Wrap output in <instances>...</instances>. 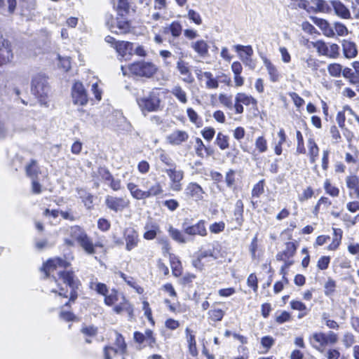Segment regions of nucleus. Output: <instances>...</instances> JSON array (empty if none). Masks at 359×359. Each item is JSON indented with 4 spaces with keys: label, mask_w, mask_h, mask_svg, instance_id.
<instances>
[{
    "label": "nucleus",
    "mask_w": 359,
    "mask_h": 359,
    "mask_svg": "<svg viewBox=\"0 0 359 359\" xmlns=\"http://www.w3.org/2000/svg\"><path fill=\"white\" fill-rule=\"evenodd\" d=\"M72 96L73 102L75 104L83 106L88 102L87 93L83 84L80 82H76L73 86Z\"/></svg>",
    "instance_id": "obj_11"
},
{
    "label": "nucleus",
    "mask_w": 359,
    "mask_h": 359,
    "mask_svg": "<svg viewBox=\"0 0 359 359\" xmlns=\"http://www.w3.org/2000/svg\"><path fill=\"white\" fill-rule=\"evenodd\" d=\"M296 136L297 140V152L299 154H304L306 152V149L304 146V139L302 133L299 130H297Z\"/></svg>",
    "instance_id": "obj_57"
},
{
    "label": "nucleus",
    "mask_w": 359,
    "mask_h": 359,
    "mask_svg": "<svg viewBox=\"0 0 359 359\" xmlns=\"http://www.w3.org/2000/svg\"><path fill=\"white\" fill-rule=\"evenodd\" d=\"M243 203L241 200H238L235 205L233 211V221L236 226L235 229L239 228L242 226L243 222Z\"/></svg>",
    "instance_id": "obj_25"
},
{
    "label": "nucleus",
    "mask_w": 359,
    "mask_h": 359,
    "mask_svg": "<svg viewBox=\"0 0 359 359\" xmlns=\"http://www.w3.org/2000/svg\"><path fill=\"white\" fill-rule=\"evenodd\" d=\"M255 147L259 153L266 151L268 149L266 140L263 136L257 137L255 140Z\"/></svg>",
    "instance_id": "obj_49"
},
{
    "label": "nucleus",
    "mask_w": 359,
    "mask_h": 359,
    "mask_svg": "<svg viewBox=\"0 0 359 359\" xmlns=\"http://www.w3.org/2000/svg\"><path fill=\"white\" fill-rule=\"evenodd\" d=\"M90 287L102 296H106L109 292L107 286L102 283L91 281L90 283Z\"/></svg>",
    "instance_id": "obj_43"
},
{
    "label": "nucleus",
    "mask_w": 359,
    "mask_h": 359,
    "mask_svg": "<svg viewBox=\"0 0 359 359\" xmlns=\"http://www.w3.org/2000/svg\"><path fill=\"white\" fill-rule=\"evenodd\" d=\"M344 53L346 57L352 58L357 55L355 44L349 41H344L342 43Z\"/></svg>",
    "instance_id": "obj_36"
},
{
    "label": "nucleus",
    "mask_w": 359,
    "mask_h": 359,
    "mask_svg": "<svg viewBox=\"0 0 359 359\" xmlns=\"http://www.w3.org/2000/svg\"><path fill=\"white\" fill-rule=\"evenodd\" d=\"M113 309L117 314H120L123 311H126L130 317H132L133 314V307L124 296L122 297V302L115 306Z\"/></svg>",
    "instance_id": "obj_28"
},
{
    "label": "nucleus",
    "mask_w": 359,
    "mask_h": 359,
    "mask_svg": "<svg viewBox=\"0 0 359 359\" xmlns=\"http://www.w3.org/2000/svg\"><path fill=\"white\" fill-rule=\"evenodd\" d=\"M126 241V249L130 251L136 248L139 243L138 233L133 228H127L123 233Z\"/></svg>",
    "instance_id": "obj_14"
},
{
    "label": "nucleus",
    "mask_w": 359,
    "mask_h": 359,
    "mask_svg": "<svg viewBox=\"0 0 359 359\" xmlns=\"http://www.w3.org/2000/svg\"><path fill=\"white\" fill-rule=\"evenodd\" d=\"M333 238L332 243L327 246L328 250H336L341 244L342 238V230L339 228H332Z\"/></svg>",
    "instance_id": "obj_31"
},
{
    "label": "nucleus",
    "mask_w": 359,
    "mask_h": 359,
    "mask_svg": "<svg viewBox=\"0 0 359 359\" xmlns=\"http://www.w3.org/2000/svg\"><path fill=\"white\" fill-rule=\"evenodd\" d=\"M137 102L143 114L160 109L161 100L155 92H150L147 95L137 98Z\"/></svg>",
    "instance_id": "obj_6"
},
{
    "label": "nucleus",
    "mask_w": 359,
    "mask_h": 359,
    "mask_svg": "<svg viewBox=\"0 0 359 359\" xmlns=\"http://www.w3.org/2000/svg\"><path fill=\"white\" fill-rule=\"evenodd\" d=\"M12 58V50L8 42L0 38V66L10 62Z\"/></svg>",
    "instance_id": "obj_18"
},
{
    "label": "nucleus",
    "mask_w": 359,
    "mask_h": 359,
    "mask_svg": "<svg viewBox=\"0 0 359 359\" xmlns=\"http://www.w3.org/2000/svg\"><path fill=\"white\" fill-rule=\"evenodd\" d=\"M170 179V189L175 191H180L182 189V180L184 178V171L177 169V165L171 168H165Z\"/></svg>",
    "instance_id": "obj_9"
},
{
    "label": "nucleus",
    "mask_w": 359,
    "mask_h": 359,
    "mask_svg": "<svg viewBox=\"0 0 359 359\" xmlns=\"http://www.w3.org/2000/svg\"><path fill=\"white\" fill-rule=\"evenodd\" d=\"M116 338L114 341L115 349L119 354L126 355L127 353V344L124 337L118 332H115Z\"/></svg>",
    "instance_id": "obj_33"
},
{
    "label": "nucleus",
    "mask_w": 359,
    "mask_h": 359,
    "mask_svg": "<svg viewBox=\"0 0 359 359\" xmlns=\"http://www.w3.org/2000/svg\"><path fill=\"white\" fill-rule=\"evenodd\" d=\"M170 32L172 39L169 40L170 46L177 47L175 39L179 37L182 32V26L178 21L172 22L168 27L164 28V33Z\"/></svg>",
    "instance_id": "obj_16"
},
{
    "label": "nucleus",
    "mask_w": 359,
    "mask_h": 359,
    "mask_svg": "<svg viewBox=\"0 0 359 359\" xmlns=\"http://www.w3.org/2000/svg\"><path fill=\"white\" fill-rule=\"evenodd\" d=\"M327 71L332 76L339 77L342 72V67L339 64L333 63L327 67Z\"/></svg>",
    "instance_id": "obj_50"
},
{
    "label": "nucleus",
    "mask_w": 359,
    "mask_h": 359,
    "mask_svg": "<svg viewBox=\"0 0 359 359\" xmlns=\"http://www.w3.org/2000/svg\"><path fill=\"white\" fill-rule=\"evenodd\" d=\"M107 207L116 212L123 210L129 205V201L123 198L107 196L105 198Z\"/></svg>",
    "instance_id": "obj_12"
},
{
    "label": "nucleus",
    "mask_w": 359,
    "mask_h": 359,
    "mask_svg": "<svg viewBox=\"0 0 359 359\" xmlns=\"http://www.w3.org/2000/svg\"><path fill=\"white\" fill-rule=\"evenodd\" d=\"M198 80L205 79V87L208 89H217L219 87V82L210 72L198 71L196 73Z\"/></svg>",
    "instance_id": "obj_19"
},
{
    "label": "nucleus",
    "mask_w": 359,
    "mask_h": 359,
    "mask_svg": "<svg viewBox=\"0 0 359 359\" xmlns=\"http://www.w3.org/2000/svg\"><path fill=\"white\" fill-rule=\"evenodd\" d=\"M235 101L241 102L245 106H256L257 100L251 95H247L244 93H238L235 97Z\"/></svg>",
    "instance_id": "obj_35"
},
{
    "label": "nucleus",
    "mask_w": 359,
    "mask_h": 359,
    "mask_svg": "<svg viewBox=\"0 0 359 359\" xmlns=\"http://www.w3.org/2000/svg\"><path fill=\"white\" fill-rule=\"evenodd\" d=\"M185 332L186 339L189 346V352L192 356L195 357L198 355L195 336L192 334V331L188 327L186 328Z\"/></svg>",
    "instance_id": "obj_29"
},
{
    "label": "nucleus",
    "mask_w": 359,
    "mask_h": 359,
    "mask_svg": "<svg viewBox=\"0 0 359 359\" xmlns=\"http://www.w3.org/2000/svg\"><path fill=\"white\" fill-rule=\"evenodd\" d=\"M189 138V135L186 131L176 130L170 133L167 140L171 144L179 145L186 142Z\"/></svg>",
    "instance_id": "obj_22"
},
{
    "label": "nucleus",
    "mask_w": 359,
    "mask_h": 359,
    "mask_svg": "<svg viewBox=\"0 0 359 359\" xmlns=\"http://www.w3.org/2000/svg\"><path fill=\"white\" fill-rule=\"evenodd\" d=\"M144 233L143 237L146 240L154 239L158 233L160 232L159 226L154 222H148L144 226Z\"/></svg>",
    "instance_id": "obj_23"
},
{
    "label": "nucleus",
    "mask_w": 359,
    "mask_h": 359,
    "mask_svg": "<svg viewBox=\"0 0 359 359\" xmlns=\"http://www.w3.org/2000/svg\"><path fill=\"white\" fill-rule=\"evenodd\" d=\"M204 194L205 191L202 187L196 182L189 183L184 189L185 196L196 201L203 200Z\"/></svg>",
    "instance_id": "obj_13"
},
{
    "label": "nucleus",
    "mask_w": 359,
    "mask_h": 359,
    "mask_svg": "<svg viewBox=\"0 0 359 359\" xmlns=\"http://www.w3.org/2000/svg\"><path fill=\"white\" fill-rule=\"evenodd\" d=\"M142 184L146 190H142L133 182L127 184V189L130 191V195L137 200L158 196L163 192V186L156 178L154 179L153 181L147 180L144 181Z\"/></svg>",
    "instance_id": "obj_3"
},
{
    "label": "nucleus",
    "mask_w": 359,
    "mask_h": 359,
    "mask_svg": "<svg viewBox=\"0 0 359 359\" xmlns=\"http://www.w3.org/2000/svg\"><path fill=\"white\" fill-rule=\"evenodd\" d=\"M187 18L196 25H200L202 23V19L200 14L194 10L189 9L188 11Z\"/></svg>",
    "instance_id": "obj_55"
},
{
    "label": "nucleus",
    "mask_w": 359,
    "mask_h": 359,
    "mask_svg": "<svg viewBox=\"0 0 359 359\" xmlns=\"http://www.w3.org/2000/svg\"><path fill=\"white\" fill-rule=\"evenodd\" d=\"M312 346L320 352H323L325 348L329 345H334L338 341V336L332 331L327 332H317L311 337Z\"/></svg>",
    "instance_id": "obj_4"
},
{
    "label": "nucleus",
    "mask_w": 359,
    "mask_h": 359,
    "mask_svg": "<svg viewBox=\"0 0 359 359\" xmlns=\"http://www.w3.org/2000/svg\"><path fill=\"white\" fill-rule=\"evenodd\" d=\"M130 8V5L128 0H118L117 9L121 15H123V13H128Z\"/></svg>",
    "instance_id": "obj_51"
},
{
    "label": "nucleus",
    "mask_w": 359,
    "mask_h": 359,
    "mask_svg": "<svg viewBox=\"0 0 359 359\" xmlns=\"http://www.w3.org/2000/svg\"><path fill=\"white\" fill-rule=\"evenodd\" d=\"M208 314L212 320L219 321L224 316V311L220 309H215L209 311Z\"/></svg>",
    "instance_id": "obj_59"
},
{
    "label": "nucleus",
    "mask_w": 359,
    "mask_h": 359,
    "mask_svg": "<svg viewBox=\"0 0 359 359\" xmlns=\"http://www.w3.org/2000/svg\"><path fill=\"white\" fill-rule=\"evenodd\" d=\"M324 189L325 192L332 197H337L339 194V189L332 185L329 180H326L324 182Z\"/></svg>",
    "instance_id": "obj_45"
},
{
    "label": "nucleus",
    "mask_w": 359,
    "mask_h": 359,
    "mask_svg": "<svg viewBox=\"0 0 359 359\" xmlns=\"http://www.w3.org/2000/svg\"><path fill=\"white\" fill-rule=\"evenodd\" d=\"M308 149L310 156V161L313 163L318 156L319 149L313 138L308 140Z\"/></svg>",
    "instance_id": "obj_37"
},
{
    "label": "nucleus",
    "mask_w": 359,
    "mask_h": 359,
    "mask_svg": "<svg viewBox=\"0 0 359 359\" xmlns=\"http://www.w3.org/2000/svg\"><path fill=\"white\" fill-rule=\"evenodd\" d=\"M172 95H173L178 101L185 104L188 102V97L187 92L179 85L173 86L170 90Z\"/></svg>",
    "instance_id": "obj_32"
},
{
    "label": "nucleus",
    "mask_w": 359,
    "mask_h": 359,
    "mask_svg": "<svg viewBox=\"0 0 359 359\" xmlns=\"http://www.w3.org/2000/svg\"><path fill=\"white\" fill-rule=\"evenodd\" d=\"M297 250L295 244L292 242H288L285 244V250L283 251L287 259L294 256Z\"/></svg>",
    "instance_id": "obj_53"
},
{
    "label": "nucleus",
    "mask_w": 359,
    "mask_h": 359,
    "mask_svg": "<svg viewBox=\"0 0 359 359\" xmlns=\"http://www.w3.org/2000/svg\"><path fill=\"white\" fill-rule=\"evenodd\" d=\"M177 69L182 76V81L187 83H191L194 81V77L189 69L188 63L180 60L177 62Z\"/></svg>",
    "instance_id": "obj_21"
},
{
    "label": "nucleus",
    "mask_w": 359,
    "mask_h": 359,
    "mask_svg": "<svg viewBox=\"0 0 359 359\" xmlns=\"http://www.w3.org/2000/svg\"><path fill=\"white\" fill-rule=\"evenodd\" d=\"M159 158L161 161L168 166L167 168H171L176 165L172 158L165 153L161 154Z\"/></svg>",
    "instance_id": "obj_64"
},
{
    "label": "nucleus",
    "mask_w": 359,
    "mask_h": 359,
    "mask_svg": "<svg viewBox=\"0 0 359 359\" xmlns=\"http://www.w3.org/2000/svg\"><path fill=\"white\" fill-rule=\"evenodd\" d=\"M194 149H195L196 154L198 157L203 158L204 157V151H205L208 155L210 154L209 152V149L205 146L203 141L198 137L196 138Z\"/></svg>",
    "instance_id": "obj_41"
},
{
    "label": "nucleus",
    "mask_w": 359,
    "mask_h": 359,
    "mask_svg": "<svg viewBox=\"0 0 359 359\" xmlns=\"http://www.w3.org/2000/svg\"><path fill=\"white\" fill-rule=\"evenodd\" d=\"M311 1L318 11L329 12L330 10L329 4L325 0H311Z\"/></svg>",
    "instance_id": "obj_48"
},
{
    "label": "nucleus",
    "mask_w": 359,
    "mask_h": 359,
    "mask_svg": "<svg viewBox=\"0 0 359 359\" xmlns=\"http://www.w3.org/2000/svg\"><path fill=\"white\" fill-rule=\"evenodd\" d=\"M187 113L189 121L194 123L196 126L199 127L201 124V120L198 114L192 108H188Z\"/></svg>",
    "instance_id": "obj_54"
},
{
    "label": "nucleus",
    "mask_w": 359,
    "mask_h": 359,
    "mask_svg": "<svg viewBox=\"0 0 359 359\" xmlns=\"http://www.w3.org/2000/svg\"><path fill=\"white\" fill-rule=\"evenodd\" d=\"M170 267L173 276L179 277L182 275V267L180 261L175 256H170Z\"/></svg>",
    "instance_id": "obj_38"
},
{
    "label": "nucleus",
    "mask_w": 359,
    "mask_h": 359,
    "mask_svg": "<svg viewBox=\"0 0 359 359\" xmlns=\"http://www.w3.org/2000/svg\"><path fill=\"white\" fill-rule=\"evenodd\" d=\"M336 283L332 278H328L327 281L325 284V294L326 295H330L335 290Z\"/></svg>",
    "instance_id": "obj_62"
},
{
    "label": "nucleus",
    "mask_w": 359,
    "mask_h": 359,
    "mask_svg": "<svg viewBox=\"0 0 359 359\" xmlns=\"http://www.w3.org/2000/svg\"><path fill=\"white\" fill-rule=\"evenodd\" d=\"M168 232L170 236L176 241L177 242L184 243H186V240L183 233L177 229L173 228L172 226H170L168 229Z\"/></svg>",
    "instance_id": "obj_44"
},
{
    "label": "nucleus",
    "mask_w": 359,
    "mask_h": 359,
    "mask_svg": "<svg viewBox=\"0 0 359 359\" xmlns=\"http://www.w3.org/2000/svg\"><path fill=\"white\" fill-rule=\"evenodd\" d=\"M315 24L322 30L323 34L328 37H334L335 35L333 28L325 20L316 18Z\"/></svg>",
    "instance_id": "obj_30"
},
{
    "label": "nucleus",
    "mask_w": 359,
    "mask_h": 359,
    "mask_svg": "<svg viewBox=\"0 0 359 359\" xmlns=\"http://www.w3.org/2000/svg\"><path fill=\"white\" fill-rule=\"evenodd\" d=\"M219 102L229 109L233 108L231 97L225 94H220L219 96Z\"/></svg>",
    "instance_id": "obj_56"
},
{
    "label": "nucleus",
    "mask_w": 359,
    "mask_h": 359,
    "mask_svg": "<svg viewBox=\"0 0 359 359\" xmlns=\"http://www.w3.org/2000/svg\"><path fill=\"white\" fill-rule=\"evenodd\" d=\"M119 354L116 351L114 347L111 346H105L102 350V358L103 359H113L114 357L116 355Z\"/></svg>",
    "instance_id": "obj_46"
},
{
    "label": "nucleus",
    "mask_w": 359,
    "mask_h": 359,
    "mask_svg": "<svg viewBox=\"0 0 359 359\" xmlns=\"http://www.w3.org/2000/svg\"><path fill=\"white\" fill-rule=\"evenodd\" d=\"M106 23L110 31L117 34H126L130 30L129 22L122 15L116 19H114L111 15H107Z\"/></svg>",
    "instance_id": "obj_7"
},
{
    "label": "nucleus",
    "mask_w": 359,
    "mask_h": 359,
    "mask_svg": "<svg viewBox=\"0 0 359 359\" xmlns=\"http://www.w3.org/2000/svg\"><path fill=\"white\" fill-rule=\"evenodd\" d=\"M184 231L185 233L189 236H205L207 235V230L203 220H200L196 224L191 226L184 225Z\"/></svg>",
    "instance_id": "obj_17"
},
{
    "label": "nucleus",
    "mask_w": 359,
    "mask_h": 359,
    "mask_svg": "<svg viewBox=\"0 0 359 359\" xmlns=\"http://www.w3.org/2000/svg\"><path fill=\"white\" fill-rule=\"evenodd\" d=\"M331 4L334 10L335 13L344 19H348L351 17L348 9L339 1L334 0L331 1Z\"/></svg>",
    "instance_id": "obj_27"
},
{
    "label": "nucleus",
    "mask_w": 359,
    "mask_h": 359,
    "mask_svg": "<svg viewBox=\"0 0 359 359\" xmlns=\"http://www.w3.org/2000/svg\"><path fill=\"white\" fill-rule=\"evenodd\" d=\"M229 136L223 134L222 133L219 132L217 133L216 139H215V144L219 147L222 150H225L229 148Z\"/></svg>",
    "instance_id": "obj_40"
},
{
    "label": "nucleus",
    "mask_w": 359,
    "mask_h": 359,
    "mask_svg": "<svg viewBox=\"0 0 359 359\" xmlns=\"http://www.w3.org/2000/svg\"><path fill=\"white\" fill-rule=\"evenodd\" d=\"M304 69L307 72H314L318 69V60L309 55L306 57L301 59Z\"/></svg>",
    "instance_id": "obj_34"
},
{
    "label": "nucleus",
    "mask_w": 359,
    "mask_h": 359,
    "mask_svg": "<svg viewBox=\"0 0 359 359\" xmlns=\"http://www.w3.org/2000/svg\"><path fill=\"white\" fill-rule=\"evenodd\" d=\"M32 90L40 97H43L46 95L48 91L46 79L41 75L35 76L32 80Z\"/></svg>",
    "instance_id": "obj_15"
},
{
    "label": "nucleus",
    "mask_w": 359,
    "mask_h": 359,
    "mask_svg": "<svg viewBox=\"0 0 359 359\" xmlns=\"http://www.w3.org/2000/svg\"><path fill=\"white\" fill-rule=\"evenodd\" d=\"M312 43L319 55L330 58H337L339 55V46L337 44H327L323 41H317Z\"/></svg>",
    "instance_id": "obj_8"
},
{
    "label": "nucleus",
    "mask_w": 359,
    "mask_h": 359,
    "mask_svg": "<svg viewBox=\"0 0 359 359\" xmlns=\"http://www.w3.org/2000/svg\"><path fill=\"white\" fill-rule=\"evenodd\" d=\"M346 187L350 189L359 185V179L356 175L347 176L346 177Z\"/></svg>",
    "instance_id": "obj_63"
},
{
    "label": "nucleus",
    "mask_w": 359,
    "mask_h": 359,
    "mask_svg": "<svg viewBox=\"0 0 359 359\" xmlns=\"http://www.w3.org/2000/svg\"><path fill=\"white\" fill-rule=\"evenodd\" d=\"M130 72L137 76L150 78L157 72V67L151 62L139 61L128 67Z\"/></svg>",
    "instance_id": "obj_5"
},
{
    "label": "nucleus",
    "mask_w": 359,
    "mask_h": 359,
    "mask_svg": "<svg viewBox=\"0 0 359 359\" xmlns=\"http://www.w3.org/2000/svg\"><path fill=\"white\" fill-rule=\"evenodd\" d=\"M263 62L268 72L270 80L272 82H277L280 79V74L276 67L266 57L263 58Z\"/></svg>",
    "instance_id": "obj_26"
},
{
    "label": "nucleus",
    "mask_w": 359,
    "mask_h": 359,
    "mask_svg": "<svg viewBox=\"0 0 359 359\" xmlns=\"http://www.w3.org/2000/svg\"><path fill=\"white\" fill-rule=\"evenodd\" d=\"M322 321L326 325L327 327L333 330H338L339 327V324L334 320L329 318V314L323 313L321 316Z\"/></svg>",
    "instance_id": "obj_47"
},
{
    "label": "nucleus",
    "mask_w": 359,
    "mask_h": 359,
    "mask_svg": "<svg viewBox=\"0 0 359 359\" xmlns=\"http://www.w3.org/2000/svg\"><path fill=\"white\" fill-rule=\"evenodd\" d=\"M215 130L213 128L206 127L201 131L203 137L207 141H211L214 137Z\"/></svg>",
    "instance_id": "obj_60"
},
{
    "label": "nucleus",
    "mask_w": 359,
    "mask_h": 359,
    "mask_svg": "<svg viewBox=\"0 0 359 359\" xmlns=\"http://www.w3.org/2000/svg\"><path fill=\"white\" fill-rule=\"evenodd\" d=\"M115 50L119 55L127 59L133 53V44L128 41H119Z\"/></svg>",
    "instance_id": "obj_20"
},
{
    "label": "nucleus",
    "mask_w": 359,
    "mask_h": 359,
    "mask_svg": "<svg viewBox=\"0 0 359 359\" xmlns=\"http://www.w3.org/2000/svg\"><path fill=\"white\" fill-rule=\"evenodd\" d=\"M290 306L292 309L300 311L298 318H302L308 313L309 309L306 306L300 301L293 300L290 302Z\"/></svg>",
    "instance_id": "obj_39"
},
{
    "label": "nucleus",
    "mask_w": 359,
    "mask_h": 359,
    "mask_svg": "<svg viewBox=\"0 0 359 359\" xmlns=\"http://www.w3.org/2000/svg\"><path fill=\"white\" fill-rule=\"evenodd\" d=\"M70 238L65 239V243L69 246L79 245L88 255L95 253L92 239L88 236L86 231L80 226H71L69 230Z\"/></svg>",
    "instance_id": "obj_2"
},
{
    "label": "nucleus",
    "mask_w": 359,
    "mask_h": 359,
    "mask_svg": "<svg viewBox=\"0 0 359 359\" xmlns=\"http://www.w3.org/2000/svg\"><path fill=\"white\" fill-rule=\"evenodd\" d=\"M118 301L117 291L112 290L111 293H108L104 296V304L107 306H112L115 302Z\"/></svg>",
    "instance_id": "obj_52"
},
{
    "label": "nucleus",
    "mask_w": 359,
    "mask_h": 359,
    "mask_svg": "<svg viewBox=\"0 0 359 359\" xmlns=\"http://www.w3.org/2000/svg\"><path fill=\"white\" fill-rule=\"evenodd\" d=\"M342 342L346 348L351 347L355 343L354 335L350 332L345 333L343 337Z\"/></svg>",
    "instance_id": "obj_61"
},
{
    "label": "nucleus",
    "mask_w": 359,
    "mask_h": 359,
    "mask_svg": "<svg viewBox=\"0 0 359 359\" xmlns=\"http://www.w3.org/2000/svg\"><path fill=\"white\" fill-rule=\"evenodd\" d=\"M233 48L238 53L240 59L245 66L251 69L255 68V63L252 59L253 49L250 46L235 45Z\"/></svg>",
    "instance_id": "obj_10"
},
{
    "label": "nucleus",
    "mask_w": 359,
    "mask_h": 359,
    "mask_svg": "<svg viewBox=\"0 0 359 359\" xmlns=\"http://www.w3.org/2000/svg\"><path fill=\"white\" fill-rule=\"evenodd\" d=\"M69 263L61 258L49 259L42 268L46 277L52 276V282H54L57 288H53L52 292L58 293L60 296L67 297V291H65L68 287L72 289L69 301L74 302L77 294L76 290L80 285L79 280L75 277L72 271H65L63 269L68 267Z\"/></svg>",
    "instance_id": "obj_1"
},
{
    "label": "nucleus",
    "mask_w": 359,
    "mask_h": 359,
    "mask_svg": "<svg viewBox=\"0 0 359 359\" xmlns=\"http://www.w3.org/2000/svg\"><path fill=\"white\" fill-rule=\"evenodd\" d=\"M81 332L87 337H95L97 333V328L93 325L83 326Z\"/></svg>",
    "instance_id": "obj_58"
},
{
    "label": "nucleus",
    "mask_w": 359,
    "mask_h": 359,
    "mask_svg": "<svg viewBox=\"0 0 359 359\" xmlns=\"http://www.w3.org/2000/svg\"><path fill=\"white\" fill-rule=\"evenodd\" d=\"M25 170L28 177H31L32 180L36 178L39 173V168L36 165V161L32 160L31 162L26 165Z\"/></svg>",
    "instance_id": "obj_42"
},
{
    "label": "nucleus",
    "mask_w": 359,
    "mask_h": 359,
    "mask_svg": "<svg viewBox=\"0 0 359 359\" xmlns=\"http://www.w3.org/2000/svg\"><path fill=\"white\" fill-rule=\"evenodd\" d=\"M191 47L200 57H205L208 55L209 46L208 43L203 39L192 42Z\"/></svg>",
    "instance_id": "obj_24"
}]
</instances>
